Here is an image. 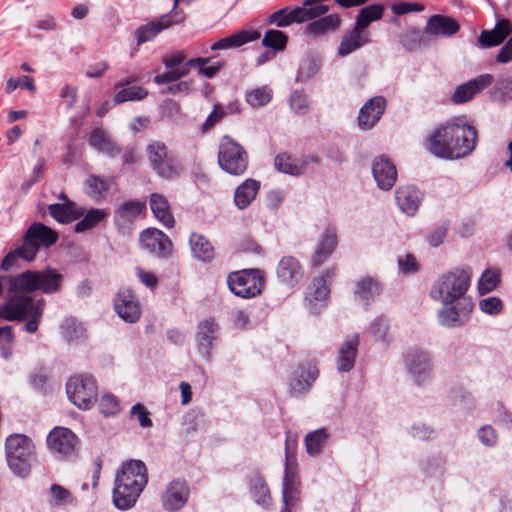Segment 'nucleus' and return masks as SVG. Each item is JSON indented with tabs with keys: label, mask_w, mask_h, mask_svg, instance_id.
Here are the masks:
<instances>
[{
	"label": "nucleus",
	"mask_w": 512,
	"mask_h": 512,
	"mask_svg": "<svg viewBox=\"0 0 512 512\" xmlns=\"http://www.w3.org/2000/svg\"><path fill=\"white\" fill-rule=\"evenodd\" d=\"M476 129L460 121L442 124L426 138V148L434 156L446 159H461L474 150Z\"/></svg>",
	"instance_id": "1"
},
{
	"label": "nucleus",
	"mask_w": 512,
	"mask_h": 512,
	"mask_svg": "<svg viewBox=\"0 0 512 512\" xmlns=\"http://www.w3.org/2000/svg\"><path fill=\"white\" fill-rule=\"evenodd\" d=\"M146 465L140 460L125 462L117 473L112 500L120 510L132 508L147 485Z\"/></svg>",
	"instance_id": "2"
},
{
	"label": "nucleus",
	"mask_w": 512,
	"mask_h": 512,
	"mask_svg": "<svg viewBox=\"0 0 512 512\" xmlns=\"http://www.w3.org/2000/svg\"><path fill=\"white\" fill-rule=\"evenodd\" d=\"M26 291H13L0 307V317L7 321H22L27 319L24 330L28 333H35L38 330L43 315L45 300L43 298L35 301Z\"/></svg>",
	"instance_id": "3"
},
{
	"label": "nucleus",
	"mask_w": 512,
	"mask_h": 512,
	"mask_svg": "<svg viewBox=\"0 0 512 512\" xmlns=\"http://www.w3.org/2000/svg\"><path fill=\"white\" fill-rule=\"evenodd\" d=\"M470 267H456L444 272L432 283L429 295L441 304H454L467 300L465 295L471 285Z\"/></svg>",
	"instance_id": "4"
},
{
	"label": "nucleus",
	"mask_w": 512,
	"mask_h": 512,
	"mask_svg": "<svg viewBox=\"0 0 512 512\" xmlns=\"http://www.w3.org/2000/svg\"><path fill=\"white\" fill-rule=\"evenodd\" d=\"M58 239L57 233L42 223L32 224L25 232L22 243L14 250L10 251L1 262V269L10 270L17 259L32 261L40 246L49 247Z\"/></svg>",
	"instance_id": "5"
},
{
	"label": "nucleus",
	"mask_w": 512,
	"mask_h": 512,
	"mask_svg": "<svg viewBox=\"0 0 512 512\" xmlns=\"http://www.w3.org/2000/svg\"><path fill=\"white\" fill-rule=\"evenodd\" d=\"M9 283V291L33 292L40 290L46 294H53L60 290L63 276L53 269L42 271H26L14 277H5Z\"/></svg>",
	"instance_id": "6"
},
{
	"label": "nucleus",
	"mask_w": 512,
	"mask_h": 512,
	"mask_svg": "<svg viewBox=\"0 0 512 512\" xmlns=\"http://www.w3.org/2000/svg\"><path fill=\"white\" fill-rule=\"evenodd\" d=\"M6 461L10 470L19 477H26L35 460V445L24 434H13L5 442Z\"/></svg>",
	"instance_id": "7"
},
{
	"label": "nucleus",
	"mask_w": 512,
	"mask_h": 512,
	"mask_svg": "<svg viewBox=\"0 0 512 512\" xmlns=\"http://www.w3.org/2000/svg\"><path fill=\"white\" fill-rule=\"evenodd\" d=\"M218 163L228 174L239 176L247 170L248 155L238 142L229 136H224L219 145Z\"/></svg>",
	"instance_id": "8"
},
{
	"label": "nucleus",
	"mask_w": 512,
	"mask_h": 512,
	"mask_svg": "<svg viewBox=\"0 0 512 512\" xmlns=\"http://www.w3.org/2000/svg\"><path fill=\"white\" fill-rule=\"evenodd\" d=\"M146 151L152 169L160 177L173 179L180 175L183 169L182 164L173 155L169 154L163 142H151L147 146Z\"/></svg>",
	"instance_id": "9"
},
{
	"label": "nucleus",
	"mask_w": 512,
	"mask_h": 512,
	"mask_svg": "<svg viewBox=\"0 0 512 512\" xmlns=\"http://www.w3.org/2000/svg\"><path fill=\"white\" fill-rule=\"evenodd\" d=\"M227 282L231 292L242 298H253L261 294L265 284L263 272L259 269L232 272Z\"/></svg>",
	"instance_id": "10"
},
{
	"label": "nucleus",
	"mask_w": 512,
	"mask_h": 512,
	"mask_svg": "<svg viewBox=\"0 0 512 512\" xmlns=\"http://www.w3.org/2000/svg\"><path fill=\"white\" fill-rule=\"evenodd\" d=\"M46 445L50 453L58 459H68L77 454L79 438L69 428L54 427L46 437Z\"/></svg>",
	"instance_id": "11"
},
{
	"label": "nucleus",
	"mask_w": 512,
	"mask_h": 512,
	"mask_svg": "<svg viewBox=\"0 0 512 512\" xmlns=\"http://www.w3.org/2000/svg\"><path fill=\"white\" fill-rule=\"evenodd\" d=\"M66 393L75 406L83 410L89 409L96 400V381L87 375L71 377L66 384Z\"/></svg>",
	"instance_id": "12"
},
{
	"label": "nucleus",
	"mask_w": 512,
	"mask_h": 512,
	"mask_svg": "<svg viewBox=\"0 0 512 512\" xmlns=\"http://www.w3.org/2000/svg\"><path fill=\"white\" fill-rule=\"evenodd\" d=\"M442 305L443 307L438 311V321L440 325L448 328L464 325L473 308V304L469 300Z\"/></svg>",
	"instance_id": "13"
},
{
	"label": "nucleus",
	"mask_w": 512,
	"mask_h": 512,
	"mask_svg": "<svg viewBox=\"0 0 512 512\" xmlns=\"http://www.w3.org/2000/svg\"><path fill=\"white\" fill-rule=\"evenodd\" d=\"M184 13H167L162 15L157 21L142 25L135 31L137 44L141 45L147 41L152 40L161 31L184 22Z\"/></svg>",
	"instance_id": "14"
},
{
	"label": "nucleus",
	"mask_w": 512,
	"mask_h": 512,
	"mask_svg": "<svg viewBox=\"0 0 512 512\" xmlns=\"http://www.w3.org/2000/svg\"><path fill=\"white\" fill-rule=\"evenodd\" d=\"M406 368L416 384H422L430 378L432 364L430 355L423 350H411L405 357Z\"/></svg>",
	"instance_id": "15"
},
{
	"label": "nucleus",
	"mask_w": 512,
	"mask_h": 512,
	"mask_svg": "<svg viewBox=\"0 0 512 512\" xmlns=\"http://www.w3.org/2000/svg\"><path fill=\"white\" fill-rule=\"evenodd\" d=\"M141 247L149 253L160 257H169L172 253V242L169 237L156 228H149L140 235Z\"/></svg>",
	"instance_id": "16"
},
{
	"label": "nucleus",
	"mask_w": 512,
	"mask_h": 512,
	"mask_svg": "<svg viewBox=\"0 0 512 512\" xmlns=\"http://www.w3.org/2000/svg\"><path fill=\"white\" fill-rule=\"evenodd\" d=\"M114 308L121 319L135 323L141 317V306L137 297L128 288H122L114 300Z\"/></svg>",
	"instance_id": "17"
},
{
	"label": "nucleus",
	"mask_w": 512,
	"mask_h": 512,
	"mask_svg": "<svg viewBox=\"0 0 512 512\" xmlns=\"http://www.w3.org/2000/svg\"><path fill=\"white\" fill-rule=\"evenodd\" d=\"M333 275V270H327L325 273L316 277L312 284L308 287L305 300L312 313H318L320 309L326 305V301L330 292L326 283V278H330Z\"/></svg>",
	"instance_id": "18"
},
{
	"label": "nucleus",
	"mask_w": 512,
	"mask_h": 512,
	"mask_svg": "<svg viewBox=\"0 0 512 512\" xmlns=\"http://www.w3.org/2000/svg\"><path fill=\"white\" fill-rule=\"evenodd\" d=\"M371 169L379 189L389 191L394 186L397 180V169L388 157L384 155L375 157Z\"/></svg>",
	"instance_id": "19"
},
{
	"label": "nucleus",
	"mask_w": 512,
	"mask_h": 512,
	"mask_svg": "<svg viewBox=\"0 0 512 512\" xmlns=\"http://www.w3.org/2000/svg\"><path fill=\"white\" fill-rule=\"evenodd\" d=\"M494 81L491 74H481L465 83L456 87L451 100L455 104L466 103L473 99V97L489 87Z\"/></svg>",
	"instance_id": "20"
},
{
	"label": "nucleus",
	"mask_w": 512,
	"mask_h": 512,
	"mask_svg": "<svg viewBox=\"0 0 512 512\" xmlns=\"http://www.w3.org/2000/svg\"><path fill=\"white\" fill-rule=\"evenodd\" d=\"M318 375L319 371L314 365L309 364L307 367H299L289 380L291 396L298 397L308 393Z\"/></svg>",
	"instance_id": "21"
},
{
	"label": "nucleus",
	"mask_w": 512,
	"mask_h": 512,
	"mask_svg": "<svg viewBox=\"0 0 512 512\" xmlns=\"http://www.w3.org/2000/svg\"><path fill=\"white\" fill-rule=\"evenodd\" d=\"M386 99L375 96L361 107L358 115V125L362 130H370L380 120L386 109Z\"/></svg>",
	"instance_id": "22"
},
{
	"label": "nucleus",
	"mask_w": 512,
	"mask_h": 512,
	"mask_svg": "<svg viewBox=\"0 0 512 512\" xmlns=\"http://www.w3.org/2000/svg\"><path fill=\"white\" fill-rule=\"evenodd\" d=\"M278 280L289 287L297 285L304 275V270L299 260L293 256H283L276 267Z\"/></svg>",
	"instance_id": "23"
},
{
	"label": "nucleus",
	"mask_w": 512,
	"mask_h": 512,
	"mask_svg": "<svg viewBox=\"0 0 512 512\" xmlns=\"http://www.w3.org/2000/svg\"><path fill=\"white\" fill-rule=\"evenodd\" d=\"M399 209L408 216H414L423 200V193L415 186H400L395 191Z\"/></svg>",
	"instance_id": "24"
},
{
	"label": "nucleus",
	"mask_w": 512,
	"mask_h": 512,
	"mask_svg": "<svg viewBox=\"0 0 512 512\" xmlns=\"http://www.w3.org/2000/svg\"><path fill=\"white\" fill-rule=\"evenodd\" d=\"M359 335H348L341 344L336 358L337 370L339 372H349L355 365V359L358 352Z\"/></svg>",
	"instance_id": "25"
},
{
	"label": "nucleus",
	"mask_w": 512,
	"mask_h": 512,
	"mask_svg": "<svg viewBox=\"0 0 512 512\" xmlns=\"http://www.w3.org/2000/svg\"><path fill=\"white\" fill-rule=\"evenodd\" d=\"M188 487L183 481H172L162 495L163 507L168 511H176L183 507L188 498Z\"/></svg>",
	"instance_id": "26"
},
{
	"label": "nucleus",
	"mask_w": 512,
	"mask_h": 512,
	"mask_svg": "<svg viewBox=\"0 0 512 512\" xmlns=\"http://www.w3.org/2000/svg\"><path fill=\"white\" fill-rule=\"evenodd\" d=\"M512 32V24L508 19L499 20L492 30H483L478 43L482 48L500 45Z\"/></svg>",
	"instance_id": "27"
},
{
	"label": "nucleus",
	"mask_w": 512,
	"mask_h": 512,
	"mask_svg": "<svg viewBox=\"0 0 512 512\" xmlns=\"http://www.w3.org/2000/svg\"><path fill=\"white\" fill-rule=\"evenodd\" d=\"M337 244L338 241L335 228L327 227L323 231L319 244L312 256L313 266L322 265L335 251Z\"/></svg>",
	"instance_id": "28"
},
{
	"label": "nucleus",
	"mask_w": 512,
	"mask_h": 512,
	"mask_svg": "<svg viewBox=\"0 0 512 512\" xmlns=\"http://www.w3.org/2000/svg\"><path fill=\"white\" fill-rule=\"evenodd\" d=\"M261 37L259 31L256 30H241L232 35L224 37L210 46V50L219 51L233 48H239L246 43L258 40Z\"/></svg>",
	"instance_id": "29"
},
{
	"label": "nucleus",
	"mask_w": 512,
	"mask_h": 512,
	"mask_svg": "<svg viewBox=\"0 0 512 512\" xmlns=\"http://www.w3.org/2000/svg\"><path fill=\"white\" fill-rule=\"evenodd\" d=\"M218 326L212 318L199 323L197 332L198 351L206 359L210 358Z\"/></svg>",
	"instance_id": "30"
},
{
	"label": "nucleus",
	"mask_w": 512,
	"mask_h": 512,
	"mask_svg": "<svg viewBox=\"0 0 512 512\" xmlns=\"http://www.w3.org/2000/svg\"><path fill=\"white\" fill-rule=\"evenodd\" d=\"M369 42V31H362L354 26L351 32L343 36L338 47V54L342 57L347 56Z\"/></svg>",
	"instance_id": "31"
},
{
	"label": "nucleus",
	"mask_w": 512,
	"mask_h": 512,
	"mask_svg": "<svg viewBox=\"0 0 512 512\" xmlns=\"http://www.w3.org/2000/svg\"><path fill=\"white\" fill-rule=\"evenodd\" d=\"M49 214L60 223H70L84 215L74 202L54 203L48 206Z\"/></svg>",
	"instance_id": "32"
},
{
	"label": "nucleus",
	"mask_w": 512,
	"mask_h": 512,
	"mask_svg": "<svg viewBox=\"0 0 512 512\" xmlns=\"http://www.w3.org/2000/svg\"><path fill=\"white\" fill-rule=\"evenodd\" d=\"M260 189V183L254 179H246L234 193V203L238 209L247 208L255 199Z\"/></svg>",
	"instance_id": "33"
},
{
	"label": "nucleus",
	"mask_w": 512,
	"mask_h": 512,
	"mask_svg": "<svg viewBox=\"0 0 512 512\" xmlns=\"http://www.w3.org/2000/svg\"><path fill=\"white\" fill-rule=\"evenodd\" d=\"M300 479L298 477L283 478L282 499L284 506L280 512H291L300 501Z\"/></svg>",
	"instance_id": "34"
},
{
	"label": "nucleus",
	"mask_w": 512,
	"mask_h": 512,
	"mask_svg": "<svg viewBox=\"0 0 512 512\" xmlns=\"http://www.w3.org/2000/svg\"><path fill=\"white\" fill-rule=\"evenodd\" d=\"M459 24L445 16L434 15L432 16L426 25V32L431 35H444L450 36L458 32Z\"/></svg>",
	"instance_id": "35"
},
{
	"label": "nucleus",
	"mask_w": 512,
	"mask_h": 512,
	"mask_svg": "<svg viewBox=\"0 0 512 512\" xmlns=\"http://www.w3.org/2000/svg\"><path fill=\"white\" fill-rule=\"evenodd\" d=\"M274 164L279 172L293 176L303 174L308 166L306 160L291 157L286 153L277 155L275 157Z\"/></svg>",
	"instance_id": "36"
},
{
	"label": "nucleus",
	"mask_w": 512,
	"mask_h": 512,
	"mask_svg": "<svg viewBox=\"0 0 512 512\" xmlns=\"http://www.w3.org/2000/svg\"><path fill=\"white\" fill-rule=\"evenodd\" d=\"M150 207L154 216L167 228L174 226V218L170 212L168 200L161 194L153 193L150 197Z\"/></svg>",
	"instance_id": "37"
},
{
	"label": "nucleus",
	"mask_w": 512,
	"mask_h": 512,
	"mask_svg": "<svg viewBox=\"0 0 512 512\" xmlns=\"http://www.w3.org/2000/svg\"><path fill=\"white\" fill-rule=\"evenodd\" d=\"M380 292V283L372 277H365L357 282L354 294L358 300L368 305Z\"/></svg>",
	"instance_id": "38"
},
{
	"label": "nucleus",
	"mask_w": 512,
	"mask_h": 512,
	"mask_svg": "<svg viewBox=\"0 0 512 512\" xmlns=\"http://www.w3.org/2000/svg\"><path fill=\"white\" fill-rule=\"evenodd\" d=\"M340 22L338 14H329L309 23L305 28V33L318 37L328 31L336 30L340 26Z\"/></svg>",
	"instance_id": "39"
},
{
	"label": "nucleus",
	"mask_w": 512,
	"mask_h": 512,
	"mask_svg": "<svg viewBox=\"0 0 512 512\" xmlns=\"http://www.w3.org/2000/svg\"><path fill=\"white\" fill-rule=\"evenodd\" d=\"M89 144L99 152L112 157L118 155L120 152L119 147L107 136L102 128H96L92 131Z\"/></svg>",
	"instance_id": "40"
},
{
	"label": "nucleus",
	"mask_w": 512,
	"mask_h": 512,
	"mask_svg": "<svg viewBox=\"0 0 512 512\" xmlns=\"http://www.w3.org/2000/svg\"><path fill=\"white\" fill-rule=\"evenodd\" d=\"M193 255L204 262H209L214 257V249L208 239L197 233H192L189 238Z\"/></svg>",
	"instance_id": "41"
},
{
	"label": "nucleus",
	"mask_w": 512,
	"mask_h": 512,
	"mask_svg": "<svg viewBox=\"0 0 512 512\" xmlns=\"http://www.w3.org/2000/svg\"><path fill=\"white\" fill-rule=\"evenodd\" d=\"M384 6L382 4H372L359 10L356 17L355 27L362 31H367V27L371 22L382 18Z\"/></svg>",
	"instance_id": "42"
},
{
	"label": "nucleus",
	"mask_w": 512,
	"mask_h": 512,
	"mask_svg": "<svg viewBox=\"0 0 512 512\" xmlns=\"http://www.w3.org/2000/svg\"><path fill=\"white\" fill-rule=\"evenodd\" d=\"M144 204L138 201H128L119 206L116 219L122 223L134 221L144 209Z\"/></svg>",
	"instance_id": "43"
},
{
	"label": "nucleus",
	"mask_w": 512,
	"mask_h": 512,
	"mask_svg": "<svg viewBox=\"0 0 512 512\" xmlns=\"http://www.w3.org/2000/svg\"><path fill=\"white\" fill-rule=\"evenodd\" d=\"M61 331L68 342H77L83 339L86 332L83 324L74 318H66L61 325Z\"/></svg>",
	"instance_id": "44"
},
{
	"label": "nucleus",
	"mask_w": 512,
	"mask_h": 512,
	"mask_svg": "<svg viewBox=\"0 0 512 512\" xmlns=\"http://www.w3.org/2000/svg\"><path fill=\"white\" fill-rule=\"evenodd\" d=\"M327 438L328 434L325 429H318L308 433L305 437L307 453L312 456L319 454Z\"/></svg>",
	"instance_id": "45"
},
{
	"label": "nucleus",
	"mask_w": 512,
	"mask_h": 512,
	"mask_svg": "<svg viewBox=\"0 0 512 512\" xmlns=\"http://www.w3.org/2000/svg\"><path fill=\"white\" fill-rule=\"evenodd\" d=\"M114 95V102L116 104H121L126 101H139L144 99L148 95V91L141 86H128L120 88Z\"/></svg>",
	"instance_id": "46"
},
{
	"label": "nucleus",
	"mask_w": 512,
	"mask_h": 512,
	"mask_svg": "<svg viewBox=\"0 0 512 512\" xmlns=\"http://www.w3.org/2000/svg\"><path fill=\"white\" fill-rule=\"evenodd\" d=\"M106 213L101 209H90L74 227L75 232L81 233L94 228L104 217Z\"/></svg>",
	"instance_id": "47"
},
{
	"label": "nucleus",
	"mask_w": 512,
	"mask_h": 512,
	"mask_svg": "<svg viewBox=\"0 0 512 512\" xmlns=\"http://www.w3.org/2000/svg\"><path fill=\"white\" fill-rule=\"evenodd\" d=\"M87 194L93 199L99 200L104 198L105 193L109 189V184L101 177L91 175L85 182Z\"/></svg>",
	"instance_id": "48"
},
{
	"label": "nucleus",
	"mask_w": 512,
	"mask_h": 512,
	"mask_svg": "<svg viewBox=\"0 0 512 512\" xmlns=\"http://www.w3.org/2000/svg\"><path fill=\"white\" fill-rule=\"evenodd\" d=\"M49 503L53 506L72 504L74 498L70 491L59 484H52L49 490Z\"/></svg>",
	"instance_id": "49"
},
{
	"label": "nucleus",
	"mask_w": 512,
	"mask_h": 512,
	"mask_svg": "<svg viewBox=\"0 0 512 512\" xmlns=\"http://www.w3.org/2000/svg\"><path fill=\"white\" fill-rule=\"evenodd\" d=\"M272 97V91L268 87H260L246 93V101L253 108L268 104Z\"/></svg>",
	"instance_id": "50"
},
{
	"label": "nucleus",
	"mask_w": 512,
	"mask_h": 512,
	"mask_svg": "<svg viewBox=\"0 0 512 512\" xmlns=\"http://www.w3.org/2000/svg\"><path fill=\"white\" fill-rule=\"evenodd\" d=\"M287 40V36L282 31L271 29L265 33L262 39V45L279 51L286 47Z\"/></svg>",
	"instance_id": "51"
},
{
	"label": "nucleus",
	"mask_w": 512,
	"mask_h": 512,
	"mask_svg": "<svg viewBox=\"0 0 512 512\" xmlns=\"http://www.w3.org/2000/svg\"><path fill=\"white\" fill-rule=\"evenodd\" d=\"M500 280V272L497 269H487L479 279L478 288L480 293H487L493 290Z\"/></svg>",
	"instance_id": "52"
},
{
	"label": "nucleus",
	"mask_w": 512,
	"mask_h": 512,
	"mask_svg": "<svg viewBox=\"0 0 512 512\" xmlns=\"http://www.w3.org/2000/svg\"><path fill=\"white\" fill-rule=\"evenodd\" d=\"M100 412L105 416H114L120 411L117 398L112 394H103L99 401Z\"/></svg>",
	"instance_id": "53"
},
{
	"label": "nucleus",
	"mask_w": 512,
	"mask_h": 512,
	"mask_svg": "<svg viewBox=\"0 0 512 512\" xmlns=\"http://www.w3.org/2000/svg\"><path fill=\"white\" fill-rule=\"evenodd\" d=\"M290 107L297 114H306L309 108L306 95L300 91L293 92L290 96Z\"/></svg>",
	"instance_id": "54"
},
{
	"label": "nucleus",
	"mask_w": 512,
	"mask_h": 512,
	"mask_svg": "<svg viewBox=\"0 0 512 512\" xmlns=\"http://www.w3.org/2000/svg\"><path fill=\"white\" fill-rule=\"evenodd\" d=\"M409 434L418 440H428L435 436V431L423 423H415L409 429Z\"/></svg>",
	"instance_id": "55"
},
{
	"label": "nucleus",
	"mask_w": 512,
	"mask_h": 512,
	"mask_svg": "<svg viewBox=\"0 0 512 512\" xmlns=\"http://www.w3.org/2000/svg\"><path fill=\"white\" fill-rule=\"evenodd\" d=\"M226 115L224 108L215 104L213 111L208 115L204 123L202 124V130L207 132L211 130L221 119Z\"/></svg>",
	"instance_id": "56"
},
{
	"label": "nucleus",
	"mask_w": 512,
	"mask_h": 512,
	"mask_svg": "<svg viewBox=\"0 0 512 512\" xmlns=\"http://www.w3.org/2000/svg\"><path fill=\"white\" fill-rule=\"evenodd\" d=\"M388 330V320L383 317L376 318L371 324V333L377 341H384Z\"/></svg>",
	"instance_id": "57"
},
{
	"label": "nucleus",
	"mask_w": 512,
	"mask_h": 512,
	"mask_svg": "<svg viewBox=\"0 0 512 512\" xmlns=\"http://www.w3.org/2000/svg\"><path fill=\"white\" fill-rule=\"evenodd\" d=\"M131 415L136 416L139 422V425L143 428H148L152 426V420L150 419V413L146 409L144 405L141 403H137L132 406Z\"/></svg>",
	"instance_id": "58"
},
{
	"label": "nucleus",
	"mask_w": 512,
	"mask_h": 512,
	"mask_svg": "<svg viewBox=\"0 0 512 512\" xmlns=\"http://www.w3.org/2000/svg\"><path fill=\"white\" fill-rule=\"evenodd\" d=\"M398 267L403 274H414L419 270V264L412 254L398 257Z\"/></svg>",
	"instance_id": "59"
},
{
	"label": "nucleus",
	"mask_w": 512,
	"mask_h": 512,
	"mask_svg": "<svg viewBox=\"0 0 512 512\" xmlns=\"http://www.w3.org/2000/svg\"><path fill=\"white\" fill-rule=\"evenodd\" d=\"M479 308L486 314L495 315L502 310V302L497 297H488L479 302Z\"/></svg>",
	"instance_id": "60"
},
{
	"label": "nucleus",
	"mask_w": 512,
	"mask_h": 512,
	"mask_svg": "<svg viewBox=\"0 0 512 512\" xmlns=\"http://www.w3.org/2000/svg\"><path fill=\"white\" fill-rule=\"evenodd\" d=\"M477 436L482 444L485 446H493L498 440L495 429L490 425L482 426L477 433Z\"/></svg>",
	"instance_id": "61"
},
{
	"label": "nucleus",
	"mask_w": 512,
	"mask_h": 512,
	"mask_svg": "<svg viewBox=\"0 0 512 512\" xmlns=\"http://www.w3.org/2000/svg\"><path fill=\"white\" fill-rule=\"evenodd\" d=\"M494 90L499 94L501 100L512 99V77L499 80Z\"/></svg>",
	"instance_id": "62"
},
{
	"label": "nucleus",
	"mask_w": 512,
	"mask_h": 512,
	"mask_svg": "<svg viewBox=\"0 0 512 512\" xmlns=\"http://www.w3.org/2000/svg\"><path fill=\"white\" fill-rule=\"evenodd\" d=\"M269 22L276 24L278 27L289 26L291 23H293L290 19V10L283 8L274 12L270 15Z\"/></svg>",
	"instance_id": "63"
},
{
	"label": "nucleus",
	"mask_w": 512,
	"mask_h": 512,
	"mask_svg": "<svg viewBox=\"0 0 512 512\" xmlns=\"http://www.w3.org/2000/svg\"><path fill=\"white\" fill-rule=\"evenodd\" d=\"M60 97L65 101L66 109H72L77 100V88L70 85H64L60 91Z\"/></svg>",
	"instance_id": "64"
}]
</instances>
